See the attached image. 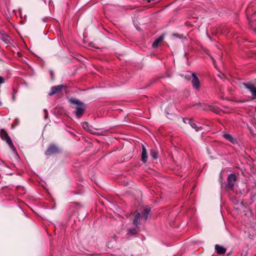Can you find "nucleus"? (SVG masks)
<instances>
[{
    "instance_id": "6ab92c4d",
    "label": "nucleus",
    "mask_w": 256,
    "mask_h": 256,
    "mask_svg": "<svg viewBox=\"0 0 256 256\" xmlns=\"http://www.w3.org/2000/svg\"><path fill=\"white\" fill-rule=\"evenodd\" d=\"M44 112H46V110H44Z\"/></svg>"
},
{
    "instance_id": "4468645a",
    "label": "nucleus",
    "mask_w": 256,
    "mask_h": 256,
    "mask_svg": "<svg viewBox=\"0 0 256 256\" xmlns=\"http://www.w3.org/2000/svg\"><path fill=\"white\" fill-rule=\"evenodd\" d=\"M138 226H135L134 228H128V234L130 235H134L136 234L138 232Z\"/></svg>"
},
{
    "instance_id": "1a4fd4ad",
    "label": "nucleus",
    "mask_w": 256,
    "mask_h": 256,
    "mask_svg": "<svg viewBox=\"0 0 256 256\" xmlns=\"http://www.w3.org/2000/svg\"><path fill=\"white\" fill-rule=\"evenodd\" d=\"M148 154L146 149V147L142 145V160L144 162H146L147 161Z\"/></svg>"
},
{
    "instance_id": "20e7f679",
    "label": "nucleus",
    "mask_w": 256,
    "mask_h": 256,
    "mask_svg": "<svg viewBox=\"0 0 256 256\" xmlns=\"http://www.w3.org/2000/svg\"><path fill=\"white\" fill-rule=\"evenodd\" d=\"M190 74L192 76V84L193 88L196 90H199L200 89V82L198 76L194 72H190Z\"/></svg>"
},
{
    "instance_id": "2eb2a0df",
    "label": "nucleus",
    "mask_w": 256,
    "mask_h": 256,
    "mask_svg": "<svg viewBox=\"0 0 256 256\" xmlns=\"http://www.w3.org/2000/svg\"><path fill=\"white\" fill-rule=\"evenodd\" d=\"M164 39V37L162 36H160L158 38L156 39L152 44V47L154 48H156L158 46L159 44L162 42Z\"/></svg>"
},
{
    "instance_id": "9b49d317",
    "label": "nucleus",
    "mask_w": 256,
    "mask_h": 256,
    "mask_svg": "<svg viewBox=\"0 0 256 256\" xmlns=\"http://www.w3.org/2000/svg\"><path fill=\"white\" fill-rule=\"evenodd\" d=\"M187 120L188 122V124L190 125L192 128L195 129L196 131L198 132L202 130L201 126L194 122L192 120Z\"/></svg>"
},
{
    "instance_id": "9d476101",
    "label": "nucleus",
    "mask_w": 256,
    "mask_h": 256,
    "mask_svg": "<svg viewBox=\"0 0 256 256\" xmlns=\"http://www.w3.org/2000/svg\"><path fill=\"white\" fill-rule=\"evenodd\" d=\"M223 137L226 140L231 142L232 144H235L236 142V140L235 139L231 134H223Z\"/></svg>"
},
{
    "instance_id": "dca6fc26",
    "label": "nucleus",
    "mask_w": 256,
    "mask_h": 256,
    "mask_svg": "<svg viewBox=\"0 0 256 256\" xmlns=\"http://www.w3.org/2000/svg\"><path fill=\"white\" fill-rule=\"evenodd\" d=\"M150 156L154 159L156 160L158 158V152L154 150H152L150 152Z\"/></svg>"
},
{
    "instance_id": "39448f33",
    "label": "nucleus",
    "mask_w": 256,
    "mask_h": 256,
    "mask_svg": "<svg viewBox=\"0 0 256 256\" xmlns=\"http://www.w3.org/2000/svg\"><path fill=\"white\" fill-rule=\"evenodd\" d=\"M66 88V86L64 84L52 86L50 89V91L49 92L48 95L51 96L54 94L60 93L62 90H64Z\"/></svg>"
},
{
    "instance_id": "f03ea898",
    "label": "nucleus",
    "mask_w": 256,
    "mask_h": 256,
    "mask_svg": "<svg viewBox=\"0 0 256 256\" xmlns=\"http://www.w3.org/2000/svg\"><path fill=\"white\" fill-rule=\"evenodd\" d=\"M70 102L76 106L75 114L77 118H80L84 111V106L82 102L76 98H71Z\"/></svg>"
},
{
    "instance_id": "f257e3e1",
    "label": "nucleus",
    "mask_w": 256,
    "mask_h": 256,
    "mask_svg": "<svg viewBox=\"0 0 256 256\" xmlns=\"http://www.w3.org/2000/svg\"><path fill=\"white\" fill-rule=\"evenodd\" d=\"M150 211V209L145 208L142 212V214L136 212L135 216L133 220V224L134 226H138V225L144 222L148 219Z\"/></svg>"
},
{
    "instance_id": "0eeeda50",
    "label": "nucleus",
    "mask_w": 256,
    "mask_h": 256,
    "mask_svg": "<svg viewBox=\"0 0 256 256\" xmlns=\"http://www.w3.org/2000/svg\"><path fill=\"white\" fill-rule=\"evenodd\" d=\"M236 180V176L234 174H230L228 178V186L232 190Z\"/></svg>"
},
{
    "instance_id": "f3484780",
    "label": "nucleus",
    "mask_w": 256,
    "mask_h": 256,
    "mask_svg": "<svg viewBox=\"0 0 256 256\" xmlns=\"http://www.w3.org/2000/svg\"><path fill=\"white\" fill-rule=\"evenodd\" d=\"M188 119H184V122L186 124L187 122L188 123V122L187 120Z\"/></svg>"
},
{
    "instance_id": "f8f14e48",
    "label": "nucleus",
    "mask_w": 256,
    "mask_h": 256,
    "mask_svg": "<svg viewBox=\"0 0 256 256\" xmlns=\"http://www.w3.org/2000/svg\"><path fill=\"white\" fill-rule=\"evenodd\" d=\"M215 249L217 253L218 254H224L226 252V250L225 248L218 244H216L215 246Z\"/></svg>"
},
{
    "instance_id": "6e6552de",
    "label": "nucleus",
    "mask_w": 256,
    "mask_h": 256,
    "mask_svg": "<svg viewBox=\"0 0 256 256\" xmlns=\"http://www.w3.org/2000/svg\"><path fill=\"white\" fill-rule=\"evenodd\" d=\"M58 148L54 145H51L46 150L45 154L46 156H50L52 154L58 152Z\"/></svg>"
},
{
    "instance_id": "a211bd4d",
    "label": "nucleus",
    "mask_w": 256,
    "mask_h": 256,
    "mask_svg": "<svg viewBox=\"0 0 256 256\" xmlns=\"http://www.w3.org/2000/svg\"><path fill=\"white\" fill-rule=\"evenodd\" d=\"M50 74H51V76H52V78H53V74H52V71H50Z\"/></svg>"
},
{
    "instance_id": "423d86ee",
    "label": "nucleus",
    "mask_w": 256,
    "mask_h": 256,
    "mask_svg": "<svg viewBox=\"0 0 256 256\" xmlns=\"http://www.w3.org/2000/svg\"><path fill=\"white\" fill-rule=\"evenodd\" d=\"M244 88L248 90L252 94V98L256 99V86L251 84H244Z\"/></svg>"
},
{
    "instance_id": "7ed1b4c3",
    "label": "nucleus",
    "mask_w": 256,
    "mask_h": 256,
    "mask_svg": "<svg viewBox=\"0 0 256 256\" xmlns=\"http://www.w3.org/2000/svg\"><path fill=\"white\" fill-rule=\"evenodd\" d=\"M0 136L1 138L5 140L10 148L14 152H16V148L13 144L7 132L4 129L0 130Z\"/></svg>"
},
{
    "instance_id": "ddd939ff",
    "label": "nucleus",
    "mask_w": 256,
    "mask_h": 256,
    "mask_svg": "<svg viewBox=\"0 0 256 256\" xmlns=\"http://www.w3.org/2000/svg\"><path fill=\"white\" fill-rule=\"evenodd\" d=\"M82 128L86 130L91 133L93 132L92 126H90L87 122H82Z\"/></svg>"
}]
</instances>
